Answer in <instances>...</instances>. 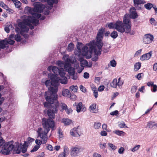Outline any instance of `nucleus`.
<instances>
[{
    "instance_id": "10",
    "label": "nucleus",
    "mask_w": 157,
    "mask_h": 157,
    "mask_svg": "<svg viewBox=\"0 0 157 157\" xmlns=\"http://www.w3.org/2000/svg\"><path fill=\"white\" fill-rule=\"evenodd\" d=\"M52 71L54 73V75L57 77L58 75L60 76H63L65 74V71L63 68H61L59 69L56 66L53 67Z\"/></svg>"
},
{
    "instance_id": "53",
    "label": "nucleus",
    "mask_w": 157,
    "mask_h": 157,
    "mask_svg": "<svg viewBox=\"0 0 157 157\" xmlns=\"http://www.w3.org/2000/svg\"><path fill=\"white\" fill-rule=\"evenodd\" d=\"M151 89L153 92H155L157 90V86L156 85H154L152 86Z\"/></svg>"
},
{
    "instance_id": "37",
    "label": "nucleus",
    "mask_w": 157,
    "mask_h": 157,
    "mask_svg": "<svg viewBox=\"0 0 157 157\" xmlns=\"http://www.w3.org/2000/svg\"><path fill=\"white\" fill-rule=\"evenodd\" d=\"M1 133L0 132V147L2 148L3 145H4L5 143V141L2 138L1 136Z\"/></svg>"
},
{
    "instance_id": "44",
    "label": "nucleus",
    "mask_w": 157,
    "mask_h": 157,
    "mask_svg": "<svg viewBox=\"0 0 157 157\" xmlns=\"http://www.w3.org/2000/svg\"><path fill=\"white\" fill-rule=\"evenodd\" d=\"M110 63L111 66L114 67L116 66L117 63L115 60L113 59L110 61Z\"/></svg>"
},
{
    "instance_id": "7",
    "label": "nucleus",
    "mask_w": 157,
    "mask_h": 157,
    "mask_svg": "<svg viewBox=\"0 0 157 157\" xmlns=\"http://www.w3.org/2000/svg\"><path fill=\"white\" fill-rule=\"evenodd\" d=\"M34 140V139L29 137L27 141H25L23 145L21 144L18 145L15 152L17 154H19L21 151L23 153H25L27 151V145L28 144H31Z\"/></svg>"
},
{
    "instance_id": "51",
    "label": "nucleus",
    "mask_w": 157,
    "mask_h": 157,
    "mask_svg": "<svg viewBox=\"0 0 157 157\" xmlns=\"http://www.w3.org/2000/svg\"><path fill=\"white\" fill-rule=\"evenodd\" d=\"M143 76V74L142 73L138 74L136 76V77L139 80H140L142 77Z\"/></svg>"
},
{
    "instance_id": "23",
    "label": "nucleus",
    "mask_w": 157,
    "mask_h": 157,
    "mask_svg": "<svg viewBox=\"0 0 157 157\" xmlns=\"http://www.w3.org/2000/svg\"><path fill=\"white\" fill-rule=\"evenodd\" d=\"M63 96L66 97L70 98L71 97V94L70 91L68 89L63 90L62 92Z\"/></svg>"
},
{
    "instance_id": "1",
    "label": "nucleus",
    "mask_w": 157,
    "mask_h": 157,
    "mask_svg": "<svg viewBox=\"0 0 157 157\" xmlns=\"http://www.w3.org/2000/svg\"><path fill=\"white\" fill-rule=\"evenodd\" d=\"M45 7V6L43 4L36 2L35 5L33 8L29 7H25V10H27L29 13L33 15V16H29L27 19H24L22 22L19 23L18 26L21 29L22 31L27 33L29 30V28L27 26H28L31 29H34V27L31 23L34 26H36L38 24L39 20L36 19L35 18H39L41 17V15L37 13H42Z\"/></svg>"
},
{
    "instance_id": "58",
    "label": "nucleus",
    "mask_w": 157,
    "mask_h": 157,
    "mask_svg": "<svg viewBox=\"0 0 157 157\" xmlns=\"http://www.w3.org/2000/svg\"><path fill=\"white\" fill-rule=\"evenodd\" d=\"M80 89L83 92H85L86 91V90L85 88L82 85L80 86Z\"/></svg>"
},
{
    "instance_id": "59",
    "label": "nucleus",
    "mask_w": 157,
    "mask_h": 157,
    "mask_svg": "<svg viewBox=\"0 0 157 157\" xmlns=\"http://www.w3.org/2000/svg\"><path fill=\"white\" fill-rule=\"evenodd\" d=\"M93 157H102L101 155L97 153H94L93 155Z\"/></svg>"
},
{
    "instance_id": "31",
    "label": "nucleus",
    "mask_w": 157,
    "mask_h": 157,
    "mask_svg": "<svg viewBox=\"0 0 157 157\" xmlns=\"http://www.w3.org/2000/svg\"><path fill=\"white\" fill-rule=\"evenodd\" d=\"M57 100V99L56 100H54V102H53V103H49V102H48L47 101L48 103L46 102H45L44 103V107H47V108L49 107L50 108V107L51 106V105H53V106H54L55 105H56V104H53L54 103V101H56Z\"/></svg>"
},
{
    "instance_id": "14",
    "label": "nucleus",
    "mask_w": 157,
    "mask_h": 157,
    "mask_svg": "<svg viewBox=\"0 0 157 157\" xmlns=\"http://www.w3.org/2000/svg\"><path fill=\"white\" fill-rule=\"evenodd\" d=\"M64 68L71 75H73L75 73L74 69L71 67V64L69 63H65L64 65Z\"/></svg>"
},
{
    "instance_id": "57",
    "label": "nucleus",
    "mask_w": 157,
    "mask_h": 157,
    "mask_svg": "<svg viewBox=\"0 0 157 157\" xmlns=\"http://www.w3.org/2000/svg\"><path fill=\"white\" fill-rule=\"evenodd\" d=\"M124 150V148L121 147L118 150V152L119 154H122L123 153Z\"/></svg>"
},
{
    "instance_id": "34",
    "label": "nucleus",
    "mask_w": 157,
    "mask_h": 157,
    "mask_svg": "<svg viewBox=\"0 0 157 157\" xmlns=\"http://www.w3.org/2000/svg\"><path fill=\"white\" fill-rule=\"evenodd\" d=\"M64 76L65 75H64L63 76H61L62 77V78L60 80L61 83L63 84H65L67 83V78Z\"/></svg>"
},
{
    "instance_id": "36",
    "label": "nucleus",
    "mask_w": 157,
    "mask_h": 157,
    "mask_svg": "<svg viewBox=\"0 0 157 157\" xmlns=\"http://www.w3.org/2000/svg\"><path fill=\"white\" fill-rule=\"evenodd\" d=\"M110 36L112 38L115 39L118 36V34L117 32L115 31H113L111 33Z\"/></svg>"
},
{
    "instance_id": "4",
    "label": "nucleus",
    "mask_w": 157,
    "mask_h": 157,
    "mask_svg": "<svg viewBox=\"0 0 157 157\" xmlns=\"http://www.w3.org/2000/svg\"><path fill=\"white\" fill-rule=\"evenodd\" d=\"M115 26V29L121 33L124 32L129 33L131 29L130 20L127 18L126 15L124 17L123 22L120 21H117L116 22Z\"/></svg>"
},
{
    "instance_id": "55",
    "label": "nucleus",
    "mask_w": 157,
    "mask_h": 157,
    "mask_svg": "<svg viewBox=\"0 0 157 157\" xmlns=\"http://www.w3.org/2000/svg\"><path fill=\"white\" fill-rule=\"evenodd\" d=\"M82 44V43H78L77 44V48L79 51H81V47H80V46H81Z\"/></svg>"
},
{
    "instance_id": "61",
    "label": "nucleus",
    "mask_w": 157,
    "mask_h": 157,
    "mask_svg": "<svg viewBox=\"0 0 157 157\" xmlns=\"http://www.w3.org/2000/svg\"><path fill=\"white\" fill-rule=\"evenodd\" d=\"M100 134L102 136H105L107 135V133L106 131H103L101 132Z\"/></svg>"
},
{
    "instance_id": "64",
    "label": "nucleus",
    "mask_w": 157,
    "mask_h": 157,
    "mask_svg": "<svg viewBox=\"0 0 157 157\" xmlns=\"http://www.w3.org/2000/svg\"><path fill=\"white\" fill-rule=\"evenodd\" d=\"M153 68L154 71H157V63H155L153 64Z\"/></svg>"
},
{
    "instance_id": "16",
    "label": "nucleus",
    "mask_w": 157,
    "mask_h": 157,
    "mask_svg": "<svg viewBox=\"0 0 157 157\" xmlns=\"http://www.w3.org/2000/svg\"><path fill=\"white\" fill-rule=\"evenodd\" d=\"M77 103L75 102L73 105L74 106L75 105L76 106V111L78 113H79L81 111L84 112L86 110L84 105H82V102H79L78 104Z\"/></svg>"
},
{
    "instance_id": "2",
    "label": "nucleus",
    "mask_w": 157,
    "mask_h": 157,
    "mask_svg": "<svg viewBox=\"0 0 157 157\" xmlns=\"http://www.w3.org/2000/svg\"><path fill=\"white\" fill-rule=\"evenodd\" d=\"M48 77L51 80H47L44 82V79L42 80V83H44L46 86H50L51 84L54 87L50 86L48 88V91L45 92L44 97L45 98L48 102L50 103H52L54 101L57 99L58 96L56 94L58 90V86L59 84L60 79L52 73L48 74Z\"/></svg>"
},
{
    "instance_id": "6",
    "label": "nucleus",
    "mask_w": 157,
    "mask_h": 157,
    "mask_svg": "<svg viewBox=\"0 0 157 157\" xmlns=\"http://www.w3.org/2000/svg\"><path fill=\"white\" fill-rule=\"evenodd\" d=\"M59 106V103L58 102L56 103V105L54 106L53 105H51V106L50 107V108L47 111V114L49 118V119H47V120H50L54 122V121L52 120V119H54L55 118V114L56 113H57V108ZM45 118L46 119V118ZM54 126L55 124H54L53 129H54Z\"/></svg>"
},
{
    "instance_id": "3",
    "label": "nucleus",
    "mask_w": 157,
    "mask_h": 157,
    "mask_svg": "<svg viewBox=\"0 0 157 157\" xmlns=\"http://www.w3.org/2000/svg\"><path fill=\"white\" fill-rule=\"evenodd\" d=\"M42 124L43 126L44 130L43 131L42 128H38L37 133L38 136L41 139L42 141L39 140H36L35 143L36 145L40 146L42 143L45 144L47 142L48 139L47 134L51 128L53 129L54 123L53 121L50 120H47L45 118L42 119Z\"/></svg>"
},
{
    "instance_id": "28",
    "label": "nucleus",
    "mask_w": 157,
    "mask_h": 157,
    "mask_svg": "<svg viewBox=\"0 0 157 157\" xmlns=\"http://www.w3.org/2000/svg\"><path fill=\"white\" fill-rule=\"evenodd\" d=\"M141 66V63L140 62L136 63L134 66L135 71H136L140 69Z\"/></svg>"
},
{
    "instance_id": "26",
    "label": "nucleus",
    "mask_w": 157,
    "mask_h": 157,
    "mask_svg": "<svg viewBox=\"0 0 157 157\" xmlns=\"http://www.w3.org/2000/svg\"><path fill=\"white\" fill-rule=\"evenodd\" d=\"M62 122L66 125H68L72 123L71 120L67 118L63 119Z\"/></svg>"
},
{
    "instance_id": "29",
    "label": "nucleus",
    "mask_w": 157,
    "mask_h": 157,
    "mask_svg": "<svg viewBox=\"0 0 157 157\" xmlns=\"http://www.w3.org/2000/svg\"><path fill=\"white\" fill-rule=\"evenodd\" d=\"M111 87L114 88H116L117 85V79L116 78H114L112 82L110 84Z\"/></svg>"
},
{
    "instance_id": "17",
    "label": "nucleus",
    "mask_w": 157,
    "mask_h": 157,
    "mask_svg": "<svg viewBox=\"0 0 157 157\" xmlns=\"http://www.w3.org/2000/svg\"><path fill=\"white\" fill-rule=\"evenodd\" d=\"M134 6L137 10L141 9V7L139 5L144 4L146 2L144 0H133Z\"/></svg>"
},
{
    "instance_id": "49",
    "label": "nucleus",
    "mask_w": 157,
    "mask_h": 157,
    "mask_svg": "<svg viewBox=\"0 0 157 157\" xmlns=\"http://www.w3.org/2000/svg\"><path fill=\"white\" fill-rule=\"evenodd\" d=\"M15 31L16 32L18 33L19 32H20V34L22 35H23L24 32H25V31H22L21 29V30H20V29L18 28H17L16 29Z\"/></svg>"
},
{
    "instance_id": "8",
    "label": "nucleus",
    "mask_w": 157,
    "mask_h": 157,
    "mask_svg": "<svg viewBox=\"0 0 157 157\" xmlns=\"http://www.w3.org/2000/svg\"><path fill=\"white\" fill-rule=\"evenodd\" d=\"M83 150V149L81 147L77 146L72 147L71 149L70 155L73 157L78 156Z\"/></svg>"
},
{
    "instance_id": "38",
    "label": "nucleus",
    "mask_w": 157,
    "mask_h": 157,
    "mask_svg": "<svg viewBox=\"0 0 157 157\" xmlns=\"http://www.w3.org/2000/svg\"><path fill=\"white\" fill-rule=\"evenodd\" d=\"M70 89L73 92H75L77 91L78 87L76 86H70Z\"/></svg>"
},
{
    "instance_id": "52",
    "label": "nucleus",
    "mask_w": 157,
    "mask_h": 157,
    "mask_svg": "<svg viewBox=\"0 0 157 157\" xmlns=\"http://www.w3.org/2000/svg\"><path fill=\"white\" fill-rule=\"evenodd\" d=\"M60 106L63 109H64L65 110L67 108V105L64 103H61L60 104Z\"/></svg>"
},
{
    "instance_id": "21",
    "label": "nucleus",
    "mask_w": 157,
    "mask_h": 157,
    "mask_svg": "<svg viewBox=\"0 0 157 157\" xmlns=\"http://www.w3.org/2000/svg\"><path fill=\"white\" fill-rule=\"evenodd\" d=\"M14 38L15 40L17 42L20 41L21 39V36L18 34H17L16 35L11 34L9 38L10 39H13Z\"/></svg>"
},
{
    "instance_id": "12",
    "label": "nucleus",
    "mask_w": 157,
    "mask_h": 157,
    "mask_svg": "<svg viewBox=\"0 0 157 157\" xmlns=\"http://www.w3.org/2000/svg\"><path fill=\"white\" fill-rule=\"evenodd\" d=\"M14 43L15 41L11 40V39H9L7 40H2L0 41V48L1 49H4L8 44L13 45L14 44Z\"/></svg>"
},
{
    "instance_id": "24",
    "label": "nucleus",
    "mask_w": 157,
    "mask_h": 157,
    "mask_svg": "<svg viewBox=\"0 0 157 157\" xmlns=\"http://www.w3.org/2000/svg\"><path fill=\"white\" fill-rule=\"evenodd\" d=\"M40 1L46 2L50 5L51 7H52L53 4L54 2H57L58 0H39Z\"/></svg>"
},
{
    "instance_id": "33",
    "label": "nucleus",
    "mask_w": 157,
    "mask_h": 157,
    "mask_svg": "<svg viewBox=\"0 0 157 157\" xmlns=\"http://www.w3.org/2000/svg\"><path fill=\"white\" fill-rule=\"evenodd\" d=\"M99 146L100 148L103 150L107 146V143H100L99 144Z\"/></svg>"
},
{
    "instance_id": "50",
    "label": "nucleus",
    "mask_w": 157,
    "mask_h": 157,
    "mask_svg": "<svg viewBox=\"0 0 157 157\" xmlns=\"http://www.w3.org/2000/svg\"><path fill=\"white\" fill-rule=\"evenodd\" d=\"M14 4L16 7L17 8H19L20 7L21 3L20 2L17 1V2H16L14 3Z\"/></svg>"
},
{
    "instance_id": "43",
    "label": "nucleus",
    "mask_w": 157,
    "mask_h": 157,
    "mask_svg": "<svg viewBox=\"0 0 157 157\" xmlns=\"http://www.w3.org/2000/svg\"><path fill=\"white\" fill-rule=\"evenodd\" d=\"M109 147L113 150H115L117 148V147L111 143L108 144Z\"/></svg>"
},
{
    "instance_id": "48",
    "label": "nucleus",
    "mask_w": 157,
    "mask_h": 157,
    "mask_svg": "<svg viewBox=\"0 0 157 157\" xmlns=\"http://www.w3.org/2000/svg\"><path fill=\"white\" fill-rule=\"evenodd\" d=\"M137 86H133L132 87L131 91L132 93H134L136 92L137 90Z\"/></svg>"
},
{
    "instance_id": "15",
    "label": "nucleus",
    "mask_w": 157,
    "mask_h": 157,
    "mask_svg": "<svg viewBox=\"0 0 157 157\" xmlns=\"http://www.w3.org/2000/svg\"><path fill=\"white\" fill-rule=\"evenodd\" d=\"M87 45L84 46L82 48V51L85 56H87L86 59H90L91 57V52L89 49Z\"/></svg>"
},
{
    "instance_id": "30",
    "label": "nucleus",
    "mask_w": 157,
    "mask_h": 157,
    "mask_svg": "<svg viewBox=\"0 0 157 157\" xmlns=\"http://www.w3.org/2000/svg\"><path fill=\"white\" fill-rule=\"evenodd\" d=\"M153 6V5L151 3H148L144 5V7L147 9L150 10Z\"/></svg>"
},
{
    "instance_id": "9",
    "label": "nucleus",
    "mask_w": 157,
    "mask_h": 157,
    "mask_svg": "<svg viewBox=\"0 0 157 157\" xmlns=\"http://www.w3.org/2000/svg\"><path fill=\"white\" fill-rule=\"evenodd\" d=\"M105 31V29L101 28L100 29L98 33L97 37L96 43L103 44L102 42L104 36V33Z\"/></svg>"
},
{
    "instance_id": "42",
    "label": "nucleus",
    "mask_w": 157,
    "mask_h": 157,
    "mask_svg": "<svg viewBox=\"0 0 157 157\" xmlns=\"http://www.w3.org/2000/svg\"><path fill=\"white\" fill-rule=\"evenodd\" d=\"M140 146L139 145H137L131 149V150L133 152L137 151L138 150L139 148L140 147Z\"/></svg>"
},
{
    "instance_id": "46",
    "label": "nucleus",
    "mask_w": 157,
    "mask_h": 157,
    "mask_svg": "<svg viewBox=\"0 0 157 157\" xmlns=\"http://www.w3.org/2000/svg\"><path fill=\"white\" fill-rule=\"evenodd\" d=\"M121 78H119L118 79V82H117V85L118 86H121L122 85L123 83V82L122 80H121Z\"/></svg>"
},
{
    "instance_id": "11",
    "label": "nucleus",
    "mask_w": 157,
    "mask_h": 157,
    "mask_svg": "<svg viewBox=\"0 0 157 157\" xmlns=\"http://www.w3.org/2000/svg\"><path fill=\"white\" fill-rule=\"evenodd\" d=\"M103 44H98L96 43V45L97 46L98 50L95 48L93 46L91 45L90 44H88V46L91 49H94V52L95 54L98 56L101 54V48L103 46Z\"/></svg>"
},
{
    "instance_id": "20",
    "label": "nucleus",
    "mask_w": 157,
    "mask_h": 157,
    "mask_svg": "<svg viewBox=\"0 0 157 157\" xmlns=\"http://www.w3.org/2000/svg\"><path fill=\"white\" fill-rule=\"evenodd\" d=\"M147 126L151 129H154L157 128V123L155 122L150 121L147 123Z\"/></svg>"
},
{
    "instance_id": "19",
    "label": "nucleus",
    "mask_w": 157,
    "mask_h": 157,
    "mask_svg": "<svg viewBox=\"0 0 157 157\" xmlns=\"http://www.w3.org/2000/svg\"><path fill=\"white\" fill-rule=\"evenodd\" d=\"M152 54V51L145 54L141 56L140 57V59L141 60H148L151 57Z\"/></svg>"
},
{
    "instance_id": "63",
    "label": "nucleus",
    "mask_w": 157,
    "mask_h": 157,
    "mask_svg": "<svg viewBox=\"0 0 157 157\" xmlns=\"http://www.w3.org/2000/svg\"><path fill=\"white\" fill-rule=\"evenodd\" d=\"M84 77L85 78H88L89 77V74L87 72H85L84 74Z\"/></svg>"
},
{
    "instance_id": "39",
    "label": "nucleus",
    "mask_w": 157,
    "mask_h": 157,
    "mask_svg": "<svg viewBox=\"0 0 157 157\" xmlns=\"http://www.w3.org/2000/svg\"><path fill=\"white\" fill-rule=\"evenodd\" d=\"M74 47V44L72 43L69 44L67 48L69 51H72Z\"/></svg>"
},
{
    "instance_id": "35",
    "label": "nucleus",
    "mask_w": 157,
    "mask_h": 157,
    "mask_svg": "<svg viewBox=\"0 0 157 157\" xmlns=\"http://www.w3.org/2000/svg\"><path fill=\"white\" fill-rule=\"evenodd\" d=\"M113 132L117 135L120 136L123 135L125 133L124 132L119 130H115V131H113Z\"/></svg>"
},
{
    "instance_id": "27",
    "label": "nucleus",
    "mask_w": 157,
    "mask_h": 157,
    "mask_svg": "<svg viewBox=\"0 0 157 157\" xmlns=\"http://www.w3.org/2000/svg\"><path fill=\"white\" fill-rule=\"evenodd\" d=\"M107 26L108 28L110 29H115L116 27V23L110 22L108 23H107Z\"/></svg>"
},
{
    "instance_id": "18",
    "label": "nucleus",
    "mask_w": 157,
    "mask_h": 157,
    "mask_svg": "<svg viewBox=\"0 0 157 157\" xmlns=\"http://www.w3.org/2000/svg\"><path fill=\"white\" fill-rule=\"evenodd\" d=\"M136 8L135 7H132L130 9V16L133 19L137 18L138 15L136 11Z\"/></svg>"
},
{
    "instance_id": "56",
    "label": "nucleus",
    "mask_w": 157,
    "mask_h": 157,
    "mask_svg": "<svg viewBox=\"0 0 157 157\" xmlns=\"http://www.w3.org/2000/svg\"><path fill=\"white\" fill-rule=\"evenodd\" d=\"M58 133L60 137H62L63 136V134L62 132V130L60 128H59L58 130Z\"/></svg>"
},
{
    "instance_id": "45",
    "label": "nucleus",
    "mask_w": 157,
    "mask_h": 157,
    "mask_svg": "<svg viewBox=\"0 0 157 157\" xmlns=\"http://www.w3.org/2000/svg\"><path fill=\"white\" fill-rule=\"evenodd\" d=\"M119 127L121 128H127L128 127L126 126V124H125V123L124 122H122L121 123H120V124L118 125Z\"/></svg>"
},
{
    "instance_id": "47",
    "label": "nucleus",
    "mask_w": 157,
    "mask_h": 157,
    "mask_svg": "<svg viewBox=\"0 0 157 157\" xmlns=\"http://www.w3.org/2000/svg\"><path fill=\"white\" fill-rule=\"evenodd\" d=\"M40 146L38 145H36L33 149L31 151V152H34L36 151L40 147Z\"/></svg>"
},
{
    "instance_id": "25",
    "label": "nucleus",
    "mask_w": 157,
    "mask_h": 157,
    "mask_svg": "<svg viewBox=\"0 0 157 157\" xmlns=\"http://www.w3.org/2000/svg\"><path fill=\"white\" fill-rule=\"evenodd\" d=\"M90 111L91 112L94 113H97L98 112V110L96 108V104H93L91 105L90 107Z\"/></svg>"
},
{
    "instance_id": "5",
    "label": "nucleus",
    "mask_w": 157,
    "mask_h": 157,
    "mask_svg": "<svg viewBox=\"0 0 157 157\" xmlns=\"http://www.w3.org/2000/svg\"><path fill=\"white\" fill-rule=\"evenodd\" d=\"M12 144L11 142L5 143L2 147L1 152L3 154L7 155L13 150L14 153H16L15 152L17 148L15 147Z\"/></svg>"
},
{
    "instance_id": "22",
    "label": "nucleus",
    "mask_w": 157,
    "mask_h": 157,
    "mask_svg": "<svg viewBox=\"0 0 157 157\" xmlns=\"http://www.w3.org/2000/svg\"><path fill=\"white\" fill-rule=\"evenodd\" d=\"M80 62V64L81 67H84V66H87L88 65V62L86 60L84 59L83 57H80L78 59Z\"/></svg>"
},
{
    "instance_id": "54",
    "label": "nucleus",
    "mask_w": 157,
    "mask_h": 157,
    "mask_svg": "<svg viewBox=\"0 0 157 157\" xmlns=\"http://www.w3.org/2000/svg\"><path fill=\"white\" fill-rule=\"evenodd\" d=\"M12 25H10L9 27L8 26H6L4 28V29L5 31L7 33H8L10 32V29L9 27H12Z\"/></svg>"
},
{
    "instance_id": "32",
    "label": "nucleus",
    "mask_w": 157,
    "mask_h": 157,
    "mask_svg": "<svg viewBox=\"0 0 157 157\" xmlns=\"http://www.w3.org/2000/svg\"><path fill=\"white\" fill-rule=\"evenodd\" d=\"M69 152V150L68 148L66 146L64 147L63 152H62V153L67 156Z\"/></svg>"
},
{
    "instance_id": "60",
    "label": "nucleus",
    "mask_w": 157,
    "mask_h": 157,
    "mask_svg": "<svg viewBox=\"0 0 157 157\" xmlns=\"http://www.w3.org/2000/svg\"><path fill=\"white\" fill-rule=\"evenodd\" d=\"M118 113V111L117 110H116L114 111L111 112L110 114L111 115L114 116L115 115H117Z\"/></svg>"
},
{
    "instance_id": "40",
    "label": "nucleus",
    "mask_w": 157,
    "mask_h": 157,
    "mask_svg": "<svg viewBox=\"0 0 157 157\" xmlns=\"http://www.w3.org/2000/svg\"><path fill=\"white\" fill-rule=\"evenodd\" d=\"M70 133L71 135L74 136L78 137L80 136V135L78 133H77L71 130V131Z\"/></svg>"
},
{
    "instance_id": "41",
    "label": "nucleus",
    "mask_w": 157,
    "mask_h": 157,
    "mask_svg": "<svg viewBox=\"0 0 157 157\" xmlns=\"http://www.w3.org/2000/svg\"><path fill=\"white\" fill-rule=\"evenodd\" d=\"M101 126V124L100 123L98 122H95L94 124V127L95 129L99 128Z\"/></svg>"
},
{
    "instance_id": "62",
    "label": "nucleus",
    "mask_w": 157,
    "mask_h": 157,
    "mask_svg": "<svg viewBox=\"0 0 157 157\" xmlns=\"http://www.w3.org/2000/svg\"><path fill=\"white\" fill-rule=\"evenodd\" d=\"M104 86H100L98 88V90L99 91H102L104 90Z\"/></svg>"
},
{
    "instance_id": "13",
    "label": "nucleus",
    "mask_w": 157,
    "mask_h": 157,
    "mask_svg": "<svg viewBox=\"0 0 157 157\" xmlns=\"http://www.w3.org/2000/svg\"><path fill=\"white\" fill-rule=\"evenodd\" d=\"M153 39V35L150 34H146L143 37V42L145 44H149L151 43Z\"/></svg>"
}]
</instances>
